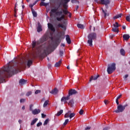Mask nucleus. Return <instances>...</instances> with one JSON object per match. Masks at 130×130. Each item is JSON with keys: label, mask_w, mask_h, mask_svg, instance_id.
<instances>
[{"label": "nucleus", "mask_w": 130, "mask_h": 130, "mask_svg": "<svg viewBox=\"0 0 130 130\" xmlns=\"http://www.w3.org/2000/svg\"><path fill=\"white\" fill-rule=\"evenodd\" d=\"M47 39H48V36L46 34L39 40L37 41V42L36 41H33L31 43L32 49L33 50L36 49V51L39 53H41L42 56H47L48 54L51 53V52L53 51L52 50H51V47L50 46H49L44 49L43 52L42 46H40L39 47L37 46V45H39V44L43 43V42H45Z\"/></svg>", "instance_id": "obj_1"}, {"label": "nucleus", "mask_w": 130, "mask_h": 130, "mask_svg": "<svg viewBox=\"0 0 130 130\" xmlns=\"http://www.w3.org/2000/svg\"><path fill=\"white\" fill-rule=\"evenodd\" d=\"M20 69L21 67L17 66L14 69L13 67H10V62L8 63L6 67H3L2 71H0V83H6L5 78L12 77V75H15V74H18L20 72Z\"/></svg>", "instance_id": "obj_2"}, {"label": "nucleus", "mask_w": 130, "mask_h": 130, "mask_svg": "<svg viewBox=\"0 0 130 130\" xmlns=\"http://www.w3.org/2000/svg\"><path fill=\"white\" fill-rule=\"evenodd\" d=\"M87 43L89 46H93V40L97 39V34L96 33H90L87 36Z\"/></svg>", "instance_id": "obj_3"}, {"label": "nucleus", "mask_w": 130, "mask_h": 130, "mask_svg": "<svg viewBox=\"0 0 130 130\" xmlns=\"http://www.w3.org/2000/svg\"><path fill=\"white\" fill-rule=\"evenodd\" d=\"M63 2H62V1L61 2L59 7H60V5H62L64 9L62 10L63 14L64 15H68V14L70 13V12L68 11V8L69 7V6L68 5V3H69V2H71V0H63Z\"/></svg>", "instance_id": "obj_4"}, {"label": "nucleus", "mask_w": 130, "mask_h": 130, "mask_svg": "<svg viewBox=\"0 0 130 130\" xmlns=\"http://www.w3.org/2000/svg\"><path fill=\"white\" fill-rule=\"evenodd\" d=\"M116 64H115V63L109 64L108 65V68H107L108 74H109V75H110L111 74H112L114 71H115V70H116Z\"/></svg>", "instance_id": "obj_5"}, {"label": "nucleus", "mask_w": 130, "mask_h": 130, "mask_svg": "<svg viewBox=\"0 0 130 130\" xmlns=\"http://www.w3.org/2000/svg\"><path fill=\"white\" fill-rule=\"evenodd\" d=\"M67 25H68V20L67 19H64L62 20V23L57 24L56 28H62L64 31H66V30H67Z\"/></svg>", "instance_id": "obj_6"}, {"label": "nucleus", "mask_w": 130, "mask_h": 130, "mask_svg": "<svg viewBox=\"0 0 130 130\" xmlns=\"http://www.w3.org/2000/svg\"><path fill=\"white\" fill-rule=\"evenodd\" d=\"M58 9L53 8L51 10L50 12V16L51 17L53 14H55L56 16H61L62 15V13L63 11H57Z\"/></svg>", "instance_id": "obj_7"}, {"label": "nucleus", "mask_w": 130, "mask_h": 130, "mask_svg": "<svg viewBox=\"0 0 130 130\" xmlns=\"http://www.w3.org/2000/svg\"><path fill=\"white\" fill-rule=\"evenodd\" d=\"M125 107H126V106H122V105H119L117 106V110L114 111V112H116V113H120V112H123L124 109H125Z\"/></svg>", "instance_id": "obj_8"}, {"label": "nucleus", "mask_w": 130, "mask_h": 130, "mask_svg": "<svg viewBox=\"0 0 130 130\" xmlns=\"http://www.w3.org/2000/svg\"><path fill=\"white\" fill-rule=\"evenodd\" d=\"M119 24H118V22H115V24H113V27L112 28L113 32H116L117 33H118L119 32V29H118V27Z\"/></svg>", "instance_id": "obj_9"}, {"label": "nucleus", "mask_w": 130, "mask_h": 130, "mask_svg": "<svg viewBox=\"0 0 130 130\" xmlns=\"http://www.w3.org/2000/svg\"><path fill=\"white\" fill-rule=\"evenodd\" d=\"M76 94H78V91H77V90L75 89H71L69 91L68 96H69L70 98V96H72V95H76Z\"/></svg>", "instance_id": "obj_10"}, {"label": "nucleus", "mask_w": 130, "mask_h": 130, "mask_svg": "<svg viewBox=\"0 0 130 130\" xmlns=\"http://www.w3.org/2000/svg\"><path fill=\"white\" fill-rule=\"evenodd\" d=\"M48 27L49 30L52 31V32H55V28L53 26V25L50 23H48Z\"/></svg>", "instance_id": "obj_11"}, {"label": "nucleus", "mask_w": 130, "mask_h": 130, "mask_svg": "<svg viewBox=\"0 0 130 130\" xmlns=\"http://www.w3.org/2000/svg\"><path fill=\"white\" fill-rule=\"evenodd\" d=\"M68 100H70V95H67V96H63L61 99V102H64V104H66V103H68Z\"/></svg>", "instance_id": "obj_12"}, {"label": "nucleus", "mask_w": 130, "mask_h": 130, "mask_svg": "<svg viewBox=\"0 0 130 130\" xmlns=\"http://www.w3.org/2000/svg\"><path fill=\"white\" fill-rule=\"evenodd\" d=\"M101 4L105 5V6H108L110 4V1L109 0H101Z\"/></svg>", "instance_id": "obj_13"}, {"label": "nucleus", "mask_w": 130, "mask_h": 130, "mask_svg": "<svg viewBox=\"0 0 130 130\" xmlns=\"http://www.w3.org/2000/svg\"><path fill=\"white\" fill-rule=\"evenodd\" d=\"M50 94H52L53 95H56L57 93H58V90L57 88H55L54 89L52 90L51 91H49Z\"/></svg>", "instance_id": "obj_14"}, {"label": "nucleus", "mask_w": 130, "mask_h": 130, "mask_svg": "<svg viewBox=\"0 0 130 130\" xmlns=\"http://www.w3.org/2000/svg\"><path fill=\"white\" fill-rule=\"evenodd\" d=\"M66 40L68 44H71L72 43V40H71V37L69 35H66Z\"/></svg>", "instance_id": "obj_15"}, {"label": "nucleus", "mask_w": 130, "mask_h": 130, "mask_svg": "<svg viewBox=\"0 0 130 130\" xmlns=\"http://www.w3.org/2000/svg\"><path fill=\"white\" fill-rule=\"evenodd\" d=\"M41 112V110H40V109H35L32 111V113L34 114V115H36V114L40 113Z\"/></svg>", "instance_id": "obj_16"}, {"label": "nucleus", "mask_w": 130, "mask_h": 130, "mask_svg": "<svg viewBox=\"0 0 130 130\" xmlns=\"http://www.w3.org/2000/svg\"><path fill=\"white\" fill-rule=\"evenodd\" d=\"M65 18H66V16H64V15H61V17H56V19L57 21L60 22V21H62V20H66V19H64Z\"/></svg>", "instance_id": "obj_17"}, {"label": "nucleus", "mask_w": 130, "mask_h": 130, "mask_svg": "<svg viewBox=\"0 0 130 130\" xmlns=\"http://www.w3.org/2000/svg\"><path fill=\"white\" fill-rule=\"evenodd\" d=\"M100 77V75H95L94 76H91L90 77V80H89V82H91V81H95V80H97Z\"/></svg>", "instance_id": "obj_18"}, {"label": "nucleus", "mask_w": 130, "mask_h": 130, "mask_svg": "<svg viewBox=\"0 0 130 130\" xmlns=\"http://www.w3.org/2000/svg\"><path fill=\"white\" fill-rule=\"evenodd\" d=\"M19 85H25V84H27V80L25 79H20L19 80Z\"/></svg>", "instance_id": "obj_19"}, {"label": "nucleus", "mask_w": 130, "mask_h": 130, "mask_svg": "<svg viewBox=\"0 0 130 130\" xmlns=\"http://www.w3.org/2000/svg\"><path fill=\"white\" fill-rule=\"evenodd\" d=\"M37 31L38 32H41L42 31V26H41V24H40V23H38V27H37Z\"/></svg>", "instance_id": "obj_20"}, {"label": "nucleus", "mask_w": 130, "mask_h": 130, "mask_svg": "<svg viewBox=\"0 0 130 130\" xmlns=\"http://www.w3.org/2000/svg\"><path fill=\"white\" fill-rule=\"evenodd\" d=\"M123 38L124 40H128L129 39V35H127V34L123 35Z\"/></svg>", "instance_id": "obj_21"}, {"label": "nucleus", "mask_w": 130, "mask_h": 130, "mask_svg": "<svg viewBox=\"0 0 130 130\" xmlns=\"http://www.w3.org/2000/svg\"><path fill=\"white\" fill-rule=\"evenodd\" d=\"M62 60L60 59L59 61L56 62V63L54 65V67L55 68H58V67H60V64H61Z\"/></svg>", "instance_id": "obj_22"}, {"label": "nucleus", "mask_w": 130, "mask_h": 130, "mask_svg": "<svg viewBox=\"0 0 130 130\" xmlns=\"http://www.w3.org/2000/svg\"><path fill=\"white\" fill-rule=\"evenodd\" d=\"M38 120V118H36L34 120H32V121L30 123V125H34L36 122H37V121Z\"/></svg>", "instance_id": "obj_23"}, {"label": "nucleus", "mask_w": 130, "mask_h": 130, "mask_svg": "<svg viewBox=\"0 0 130 130\" xmlns=\"http://www.w3.org/2000/svg\"><path fill=\"white\" fill-rule=\"evenodd\" d=\"M31 12L33 15V17H34L35 18H36V17H37V13L36 12L35 10H34V9H33V8H31Z\"/></svg>", "instance_id": "obj_24"}, {"label": "nucleus", "mask_w": 130, "mask_h": 130, "mask_svg": "<svg viewBox=\"0 0 130 130\" xmlns=\"http://www.w3.org/2000/svg\"><path fill=\"white\" fill-rule=\"evenodd\" d=\"M121 16H122V14L120 13L113 17L114 20H116V19H118L119 18H121Z\"/></svg>", "instance_id": "obj_25"}, {"label": "nucleus", "mask_w": 130, "mask_h": 130, "mask_svg": "<svg viewBox=\"0 0 130 130\" xmlns=\"http://www.w3.org/2000/svg\"><path fill=\"white\" fill-rule=\"evenodd\" d=\"M102 10L103 13L104 14V17L105 18H106L107 16H109V14L107 13V10L105 11L103 8H102Z\"/></svg>", "instance_id": "obj_26"}, {"label": "nucleus", "mask_w": 130, "mask_h": 130, "mask_svg": "<svg viewBox=\"0 0 130 130\" xmlns=\"http://www.w3.org/2000/svg\"><path fill=\"white\" fill-rule=\"evenodd\" d=\"M120 53L121 55L124 56L125 55V51H124V49H121L120 50Z\"/></svg>", "instance_id": "obj_27"}, {"label": "nucleus", "mask_w": 130, "mask_h": 130, "mask_svg": "<svg viewBox=\"0 0 130 130\" xmlns=\"http://www.w3.org/2000/svg\"><path fill=\"white\" fill-rule=\"evenodd\" d=\"M77 27L78 28H80V29H84V28H85L84 24H78Z\"/></svg>", "instance_id": "obj_28"}, {"label": "nucleus", "mask_w": 130, "mask_h": 130, "mask_svg": "<svg viewBox=\"0 0 130 130\" xmlns=\"http://www.w3.org/2000/svg\"><path fill=\"white\" fill-rule=\"evenodd\" d=\"M40 6H41V7H46L47 4L44 3V1H42L41 2Z\"/></svg>", "instance_id": "obj_29"}, {"label": "nucleus", "mask_w": 130, "mask_h": 130, "mask_svg": "<svg viewBox=\"0 0 130 130\" xmlns=\"http://www.w3.org/2000/svg\"><path fill=\"white\" fill-rule=\"evenodd\" d=\"M32 63H33V61H32L31 60H28L27 61V66L28 67V68H30V67H31V64H32Z\"/></svg>", "instance_id": "obj_30"}, {"label": "nucleus", "mask_w": 130, "mask_h": 130, "mask_svg": "<svg viewBox=\"0 0 130 130\" xmlns=\"http://www.w3.org/2000/svg\"><path fill=\"white\" fill-rule=\"evenodd\" d=\"M62 112H63V110H60L59 112L57 113L56 114V116H59L60 115L62 114Z\"/></svg>", "instance_id": "obj_31"}, {"label": "nucleus", "mask_w": 130, "mask_h": 130, "mask_svg": "<svg viewBox=\"0 0 130 130\" xmlns=\"http://www.w3.org/2000/svg\"><path fill=\"white\" fill-rule=\"evenodd\" d=\"M49 102V101H48V100L46 101L44 103L43 107H44V108L46 107L47 106V105H48Z\"/></svg>", "instance_id": "obj_32"}, {"label": "nucleus", "mask_w": 130, "mask_h": 130, "mask_svg": "<svg viewBox=\"0 0 130 130\" xmlns=\"http://www.w3.org/2000/svg\"><path fill=\"white\" fill-rule=\"evenodd\" d=\"M69 105H70V106H74V101L73 100H70V102L68 103Z\"/></svg>", "instance_id": "obj_33"}, {"label": "nucleus", "mask_w": 130, "mask_h": 130, "mask_svg": "<svg viewBox=\"0 0 130 130\" xmlns=\"http://www.w3.org/2000/svg\"><path fill=\"white\" fill-rule=\"evenodd\" d=\"M75 115H76L75 113H71L69 115V117H70V119H71V118H73V117H74L75 116Z\"/></svg>", "instance_id": "obj_34"}, {"label": "nucleus", "mask_w": 130, "mask_h": 130, "mask_svg": "<svg viewBox=\"0 0 130 130\" xmlns=\"http://www.w3.org/2000/svg\"><path fill=\"white\" fill-rule=\"evenodd\" d=\"M49 121V119H46L45 121L44 122V125H46L48 124V122Z\"/></svg>", "instance_id": "obj_35"}, {"label": "nucleus", "mask_w": 130, "mask_h": 130, "mask_svg": "<svg viewBox=\"0 0 130 130\" xmlns=\"http://www.w3.org/2000/svg\"><path fill=\"white\" fill-rule=\"evenodd\" d=\"M126 20L127 22H130V15L126 17Z\"/></svg>", "instance_id": "obj_36"}, {"label": "nucleus", "mask_w": 130, "mask_h": 130, "mask_svg": "<svg viewBox=\"0 0 130 130\" xmlns=\"http://www.w3.org/2000/svg\"><path fill=\"white\" fill-rule=\"evenodd\" d=\"M64 117L65 118H69V117H70V114L67 113L64 115Z\"/></svg>", "instance_id": "obj_37"}, {"label": "nucleus", "mask_w": 130, "mask_h": 130, "mask_svg": "<svg viewBox=\"0 0 130 130\" xmlns=\"http://www.w3.org/2000/svg\"><path fill=\"white\" fill-rule=\"evenodd\" d=\"M68 122H69V119H67L63 123V125H67L68 124Z\"/></svg>", "instance_id": "obj_38"}, {"label": "nucleus", "mask_w": 130, "mask_h": 130, "mask_svg": "<svg viewBox=\"0 0 130 130\" xmlns=\"http://www.w3.org/2000/svg\"><path fill=\"white\" fill-rule=\"evenodd\" d=\"M32 94V92L31 91H28L26 93V96H27V97H29V96H30V95Z\"/></svg>", "instance_id": "obj_39"}, {"label": "nucleus", "mask_w": 130, "mask_h": 130, "mask_svg": "<svg viewBox=\"0 0 130 130\" xmlns=\"http://www.w3.org/2000/svg\"><path fill=\"white\" fill-rule=\"evenodd\" d=\"M79 114H80V115H83V114L84 113V110H80V111L79 112Z\"/></svg>", "instance_id": "obj_40"}, {"label": "nucleus", "mask_w": 130, "mask_h": 130, "mask_svg": "<svg viewBox=\"0 0 130 130\" xmlns=\"http://www.w3.org/2000/svg\"><path fill=\"white\" fill-rule=\"evenodd\" d=\"M32 107H33V105H30L29 106V110L30 111H32V112H33V109H32Z\"/></svg>", "instance_id": "obj_41"}, {"label": "nucleus", "mask_w": 130, "mask_h": 130, "mask_svg": "<svg viewBox=\"0 0 130 130\" xmlns=\"http://www.w3.org/2000/svg\"><path fill=\"white\" fill-rule=\"evenodd\" d=\"M63 54V51L60 50L59 51L60 56H62Z\"/></svg>", "instance_id": "obj_42"}, {"label": "nucleus", "mask_w": 130, "mask_h": 130, "mask_svg": "<svg viewBox=\"0 0 130 130\" xmlns=\"http://www.w3.org/2000/svg\"><path fill=\"white\" fill-rule=\"evenodd\" d=\"M35 93V94H39V93H41V90H37Z\"/></svg>", "instance_id": "obj_43"}, {"label": "nucleus", "mask_w": 130, "mask_h": 130, "mask_svg": "<svg viewBox=\"0 0 130 130\" xmlns=\"http://www.w3.org/2000/svg\"><path fill=\"white\" fill-rule=\"evenodd\" d=\"M41 125H42V122H39V123H38L37 124V126H38V127H39Z\"/></svg>", "instance_id": "obj_44"}, {"label": "nucleus", "mask_w": 130, "mask_h": 130, "mask_svg": "<svg viewBox=\"0 0 130 130\" xmlns=\"http://www.w3.org/2000/svg\"><path fill=\"white\" fill-rule=\"evenodd\" d=\"M16 6H17V4H16V5H15V9H14V13H15L14 16L15 17H17V16H16V13H17V10L16 9Z\"/></svg>", "instance_id": "obj_45"}, {"label": "nucleus", "mask_w": 130, "mask_h": 130, "mask_svg": "<svg viewBox=\"0 0 130 130\" xmlns=\"http://www.w3.org/2000/svg\"><path fill=\"white\" fill-rule=\"evenodd\" d=\"M109 36H110V38H111V39H112V38L114 37V36H115V35L114 34H113L110 35Z\"/></svg>", "instance_id": "obj_46"}, {"label": "nucleus", "mask_w": 130, "mask_h": 130, "mask_svg": "<svg viewBox=\"0 0 130 130\" xmlns=\"http://www.w3.org/2000/svg\"><path fill=\"white\" fill-rule=\"evenodd\" d=\"M89 28H90V31H92V28L93 31H95L94 27H92V26H90Z\"/></svg>", "instance_id": "obj_47"}, {"label": "nucleus", "mask_w": 130, "mask_h": 130, "mask_svg": "<svg viewBox=\"0 0 130 130\" xmlns=\"http://www.w3.org/2000/svg\"><path fill=\"white\" fill-rule=\"evenodd\" d=\"M25 100L24 99H22L20 100V103H24L25 102Z\"/></svg>", "instance_id": "obj_48"}, {"label": "nucleus", "mask_w": 130, "mask_h": 130, "mask_svg": "<svg viewBox=\"0 0 130 130\" xmlns=\"http://www.w3.org/2000/svg\"><path fill=\"white\" fill-rule=\"evenodd\" d=\"M108 129H110V127H106L103 128V130H108Z\"/></svg>", "instance_id": "obj_49"}, {"label": "nucleus", "mask_w": 130, "mask_h": 130, "mask_svg": "<svg viewBox=\"0 0 130 130\" xmlns=\"http://www.w3.org/2000/svg\"><path fill=\"white\" fill-rule=\"evenodd\" d=\"M42 118H45V117H46V115L42 113Z\"/></svg>", "instance_id": "obj_50"}, {"label": "nucleus", "mask_w": 130, "mask_h": 130, "mask_svg": "<svg viewBox=\"0 0 130 130\" xmlns=\"http://www.w3.org/2000/svg\"><path fill=\"white\" fill-rule=\"evenodd\" d=\"M128 75H125L124 77H123V79H124V80H126V78H128Z\"/></svg>", "instance_id": "obj_51"}, {"label": "nucleus", "mask_w": 130, "mask_h": 130, "mask_svg": "<svg viewBox=\"0 0 130 130\" xmlns=\"http://www.w3.org/2000/svg\"><path fill=\"white\" fill-rule=\"evenodd\" d=\"M116 103L117 105H119V102H118V100H117V99H116Z\"/></svg>", "instance_id": "obj_52"}, {"label": "nucleus", "mask_w": 130, "mask_h": 130, "mask_svg": "<svg viewBox=\"0 0 130 130\" xmlns=\"http://www.w3.org/2000/svg\"><path fill=\"white\" fill-rule=\"evenodd\" d=\"M107 102H108V101H107V100H105L104 101V103H105V104L106 105H107V104H108V103H107Z\"/></svg>", "instance_id": "obj_53"}, {"label": "nucleus", "mask_w": 130, "mask_h": 130, "mask_svg": "<svg viewBox=\"0 0 130 130\" xmlns=\"http://www.w3.org/2000/svg\"><path fill=\"white\" fill-rule=\"evenodd\" d=\"M122 95L121 94H120L119 95H118L117 97V99L118 100V99H120V98L121 97Z\"/></svg>", "instance_id": "obj_54"}, {"label": "nucleus", "mask_w": 130, "mask_h": 130, "mask_svg": "<svg viewBox=\"0 0 130 130\" xmlns=\"http://www.w3.org/2000/svg\"><path fill=\"white\" fill-rule=\"evenodd\" d=\"M122 28L123 30H125V29H126V27L125 26V25H123L122 26Z\"/></svg>", "instance_id": "obj_55"}, {"label": "nucleus", "mask_w": 130, "mask_h": 130, "mask_svg": "<svg viewBox=\"0 0 130 130\" xmlns=\"http://www.w3.org/2000/svg\"><path fill=\"white\" fill-rule=\"evenodd\" d=\"M77 2V0H72L71 1V3L72 4H75V3H76Z\"/></svg>", "instance_id": "obj_56"}, {"label": "nucleus", "mask_w": 130, "mask_h": 130, "mask_svg": "<svg viewBox=\"0 0 130 130\" xmlns=\"http://www.w3.org/2000/svg\"><path fill=\"white\" fill-rule=\"evenodd\" d=\"M91 129V127L90 126H87L85 128V130H88V129Z\"/></svg>", "instance_id": "obj_57"}, {"label": "nucleus", "mask_w": 130, "mask_h": 130, "mask_svg": "<svg viewBox=\"0 0 130 130\" xmlns=\"http://www.w3.org/2000/svg\"><path fill=\"white\" fill-rule=\"evenodd\" d=\"M38 2V0H37V1H36L35 2H34L33 3V6H35V5H36V4H37V2Z\"/></svg>", "instance_id": "obj_58"}, {"label": "nucleus", "mask_w": 130, "mask_h": 130, "mask_svg": "<svg viewBox=\"0 0 130 130\" xmlns=\"http://www.w3.org/2000/svg\"><path fill=\"white\" fill-rule=\"evenodd\" d=\"M48 69H50V68H51V64H48Z\"/></svg>", "instance_id": "obj_59"}, {"label": "nucleus", "mask_w": 130, "mask_h": 130, "mask_svg": "<svg viewBox=\"0 0 130 130\" xmlns=\"http://www.w3.org/2000/svg\"><path fill=\"white\" fill-rule=\"evenodd\" d=\"M68 14H69V18H71L72 17V14L70 12H69V13H68Z\"/></svg>", "instance_id": "obj_60"}, {"label": "nucleus", "mask_w": 130, "mask_h": 130, "mask_svg": "<svg viewBox=\"0 0 130 130\" xmlns=\"http://www.w3.org/2000/svg\"><path fill=\"white\" fill-rule=\"evenodd\" d=\"M29 7L32 9V8H33V7H34V5H33V4H30L29 5Z\"/></svg>", "instance_id": "obj_61"}, {"label": "nucleus", "mask_w": 130, "mask_h": 130, "mask_svg": "<svg viewBox=\"0 0 130 130\" xmlns=\"http://www.w3.org/2000/svg\"><path fill=\"white\" fill-rule=\"evenodd\" d=\"M18 122H19V123H20V124L22 123V120H18Z\"/></svg>", "instance_id": "obj_62"}, {"label": "nucleus", "mask_w": 130, "mask_h": 130, "mask_svg": "<svg viewBox=\"0 0 130 130\" xmlns=\"http://www.w3.org/2000/svg\"><path fill=\"white\" fill-rule=\"evenodd\" d=\"M22 110H25V106H23L22 107Z\"/></svg>", "instance_id": "obj_63"}, {"label": "nucleus", "mask_w": 130, "mask_h": 130, "mask_svg": "<svg viewBox=\"0 0 130 130\" xmlns=\"http://www.w3.org/2000/svg\"><path fill=\"white\" fill-rule=\"evenodd\" d=\"M78 9H79V6H77L76 7V11H78Z\"/></svg>", "instance_id": "obj_64"}]
</instances>
